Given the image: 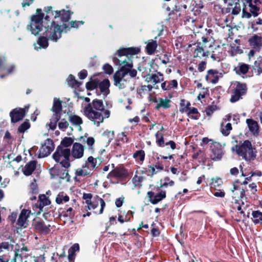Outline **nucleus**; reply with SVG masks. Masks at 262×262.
Here are the masks:
<instances>
[{
  "mask_svg": "<svg viewBox=\"0 0 262 262\" xmlns=\"http://www.w3.org/2000/svg\"><path fill=\"white\" fill-rule=\"evenodd\" d=\"M84 113L94 125L99 126L105 119L110 117L111 112L104 108L102 100L96 99L84 107Z\"/></svg>",
  "mask_w": 262,
  "mask_h": 262,
  "instance_id": "obj_1",
  "label": "nucleus"
},
{
  "mask_svg": "<svg viewBox=\"0 0 262 262\" xmlns=\"http://www.w3.org/2000/svg\"><path fill=\"white\" fill-rule=\"evenodd\" d=\"M139 52L140 49L138 48H128L119 50L118 51V57H115L113 61L116 65L121 67L120 69L133 70V56Z\"/></svg>",
  "mask_w": 262,
  "mask_h": 262,
  "instance_id": "obj_2",
  "label": "nucleus"
},
{
  "mask_svg": "<svg viewBox=\"0 0 262 262\" xmlns=\"http://www.w3.org/2000/svg\"><path fill=\"white\" fill-rule=\"evenodd\" d=\"M137 71L136 70H124L120 69L114 75V84L120 89H124L128 81L132 78L136 77Z\"/></svg>",
  "mask_w": 262,
  "mask_h": 262,
  "instance_id": "obj_3",
  "label": "nucleus"
},
{
  "mask_svg": "<svg viewBox=\"0 0 262 262\" xmlns=\"http://www.w3.org/2000/svg\"><path fill=\"white\" fill-rule=\"evenodd\" d=\"M231 150L246 160H250L255 157L251 143L249 140H245L243 143L236 145L232 147Z\"/></svg>",
  "mask_w": 262,
  "mask_h": 262,
  "instance_id": "obj_4",
  "label": "nucleus"
},
{
  "mask_svg": "<svg viewBox=\"0 0 262 262\" xmlns=\"http://www.w3.org/2000/svg\"><path fill=\"white\" fill-rule=\"evenodd\" d=\"M150 66L146 64H143L138 68L140 71L142 72L143 76L146 78V81L150 83L153 88L158 89L156 84L162 81L164 79L163 75L160 72H158L157 74L150 75L149 72L150 70L149 69Z\"/></svg>",
  "mask_w": 262,
  "mask_h": 262,
  "instance_id": "obj_5",
  "label": "nucleus"
},
{
  "mask_svg": "<svg viewBox=\"0 0 262 262\" xmlns=\"http://www.w3.org/2000/svg\"><path fill=\"white\" fill-rule=\"evenodd\" d=\"M70 154V150L68 148L58 146L53 155V158L63 167L68 168L71 166L69 159Z\"/></svg>",
  "mask_w": 262,
  "mask_h": 262,
  "instance_id": "obj_6",
  "label": "nucleus"
},
{
  "mask_svg": "<svg viewBox=\"0 0 262 262\" xmlns=\"http://www.w3.org/2000/svg\"><path fill=\"white\" fill-rule=\"evenodd\" d=\"M262 11V0H250L249 6L246 5V8L243 10V16L250 18L252 14L254 16H257L260 12Z\"/></svg>",
  "mask_w": 262,
  "mask_h": 262,
  "instance_id": "obj_7",
  "label": "nucleus"
},
{
  "mask_svg": "<svg viewBox=\"0 0 262 262\" xmlns=\"http://www.w3.org/2000/svg\"><path fill=\"white\" fill-rule=\"evenodd\" d=\"M247 91V86L246 83L235 81L233 84L230 101L232 103L237 101L246 94Z\"/></svg>",
  "mask_w": 262,
  "mask_h": 262,
  "instance_id": "obj_8",
  "label": "nucleus"
},
{
  "mask_svg": "<svg viewBox=\"0 0 262 262\" xmlns=\"http://www.w3.org/2000/svg\"><path fill=\"white\" fill-rule=\"evenodd\" d=\"M43 17V14L40 9H37L36 14L32 17L30 29L33 34L35 35L38 34L42 29Z\"/></svg>",
  "mask_w": 262,
  "mask_h": 262,
  "instance_id": "obj_9",
  "label": "nucleus"
},
{
  "mask_svg": "<svg viewBox=\"0 0 262 262\" xmlns=\"http://www.w3.org/2000/svg\"><path fill=\"white\" fill-rule=\"evenodd\" d=\"M62 31L63 29L61 28V26L53 21L51 26H48L46 28L44 35H46L48 39L56 42L61 37V34Z\"/></svg>",
  "mask_w": 262,
  "mask_h": 262,
  "instance_id": "obj_10",
  "label": "nucleus"
},
{
  "mask_svg": "<svg viewBox=\"0 0 262 262\" xmlns=\"http://www.w3.org/2000/svg\"><path fill=\"white\" fill-rule=\"evenodd\" d=\"M85 203L87 205V208L89 210L96 209L100 204L101 208L98 212L99 214H102L103 213L105 206V203L104 200L98 196L94 197L92 200H87L85 201Z\"/></svg>",
  "mask_w": 262,
  "mask_h": 262,
  "instance_id": "obj_11",
  "label": "nucleus"
},
{
  "mask_svg": "<svg viewBox=\"0 0 262 262\" xmlns=\"http://www.w3.org/2000/svg\"><path fill=\"white\" fill-rule=\"evenodd\" d=\"M113 168L111 171L108 174V178H124L128 176V173L126 169L123 166H120L115 167L114 164H112Z\"/></svg>",
  "mask_w": 262,
  "mask_h": 262,
  "instance_id": "obj_12",
  "label": "nucleus"
},
{
  "mask_svg": "<svg viewBox=\"0 0 262 262\" xmlns=\"http://www.w3.org/2000/svg\"><path fill=\"white\" fill-rule=\"evenodd\" d=\"M210 158L213 161H219L222 159L223 152L221 145L218 142H212L210 145Z\"/></svg>",
  "mask_w": 262,
  "mask_h": 262,
  "instance_id": "obj_13",
  "label": "nucleus"
},
{
  "mask_svg": "<svg viewBox=\"0 0 262 262\" xmlns=\"http://www.w3.org/2000/svg\"><path fill=\"white\" fill-rule=\"evenodd\" d=\"M54 148V145L52 140L47 139L46 140L39 149L40 157L48 156L51 154Z\"/></svg>",
  "mask_w": 262,
  "mask_h": 262,
  "instance_id": "obj_14",
  "label": "nucleus"
},
{
  "mask_svg": "<svg viewBox=\"0 0 262 262\" xmlns=\"http://www.w3.org/2000/svg\"><path fill=\"white\" fill-rule=\"evenodd\" d=\"M30 214V210L25 209H23L17 221V225L20 227L26 228L28 225V219Z\"/></svg>",
  "mask_w": 262,
  "mask_h": 262,
  "instance_id": "obj_15",
  "label": "nucleus"
},
{
  "mask_svg": "<svg viewBox=\"0 0 262 262\" xmlns=\"http://www.w3.org/2000/svg\"><path fill=\"white\" fill-rule=\"evenodd\" d=\"M147 195L151 204H157L166 198V192L165 191H161L157 194H155L154 192L148 191Z\"/></svg>",
  "mask_w": 262,
  "mask_h": 262,
  "instance_id": "obj_16",
  "label": "nucleus"
},
{
  "mask_svg": "<svg viewBox=\"0 0 262 262\" xmlns=\"http://www.w3.org/2000/svg\"><path fill=\"white\" fill-rule=\"evenodd\" d=\"M51 13L54 18L60 17L61 20L64 22L69 20L71 14L70 11L65 10L51 11Z\"/></svg>",
  "mask_w": 262,
  "mask_h": 262,
  "instance_id": "obj_17",
  "label": "nucleus"
},
{
  "mask_svg": "<svg viewBox=\"0 0 262 262\" xmlns=\"http://www.w3.org/2000/svg\"><path fill=\"white\" fill-rule=\"evenodd\" d=\"M250 46L256 50L259 51L262 48V38L257 35H254L248 39Z\"/></svg>",
  "mask_w": 262,
  "mask_h": 262,
  "instance_id": "obj_18",
  "label": "nucleus"
},
{
  "mask_svg": "<svg viewBox=\"0 0 262 262\" xmlns=\"http://www.w3.org/2000/svg\"><path fill=\"white\" fill-rule=\"evenodd\" d=\"M25 115V110L24 108H15L10 113L11 121L13 123L17 122L23 119Z\"/></svg>",
  "mask_w": 262,
  "mask_h": 262,
  "instance_id": "obj_19",
  "label": "nucleus"
},
{
  "mask_svg": "<svg viewBox=\"0 0 262 262\" xmlns=\"http://www.w3.org/2000/svg\"><path fill=\"white\" fill-rule=\"evenodd\" d=\"M153 101L157 104L155 108L157 110L161 108L166 109L169 108L171 105V100L167 98H155Z\"/></svg>",
  "mask_w": 262,
  "mask_h": 262,
  "instance_id": "obj_20",
  "label": "nucleus"
},
{
  "mask_svg": "<svg viewBox=\"0 0 262 262\" xmlns=\"http://www.w3.org/2000/svg\"><path fill=\"white\" fill-rule=\"evenodd\" d=\"M33 226L35 230L43 233H48L50 231V225L45 224L43 222L39 220L34 221Z\"/></svg>",
  "mask_w": 262,
  "mask_h": 262,
  "instance_id": "obj_21",
  "label": "nucleus"
},
{
  "mask_svg": "<svg viewBox=\"0 0 262 262\" xmlns=\"http://www.w3.org/2000/svg\"><path fill=\"white\" fill-rule=\"evenodd\" d=\"M250 69V66L243 62H239L238 64L234 68V71L235 73L243 77L246 75Z\"/></svg>",
  "mask_w": 262,
  "mask_h": 262,
  "instance_id": "obj_22",
  "label": "nucleus"
},
{
  "mask_svg": "<svg viewBox=\"0 0 262 262\" xmlns=\"http://www.w3.org/2000/svg\"><path fill=\"white\" fill-rule=\"evenodd\" d=\"M84 146L79 143L73 145L72 156L75 159H79L83 156Z\"/></svg>",
  "mask_w": 262,
  "mask_h": 262,
  "instance_id": "obj_23",
  "label": "nucleus"
},
{
  "mask_svg": "<svg viewBox=\"0 0 262 262\" xmlns=\"http://www.w3.org/2000/svg\"><path fill=\"white\" fill-rule=\"evenodd\" d=\"M221 75L216 70H209L206 76V79L209 82L215 84L218 82Z\"/></svg>",
  "mask_w": 262,
  "mask_h": 262,
  "instance_id": "obj_24",
  "label": "nucleus"
},
{
  "mask_svg": "<svg viewBox=\"0 0 262 262\" xmlns=\"http://www.w3.org/2000/svg\"><path fill=\"white\" fill-rule=\"evenodd\" d=\"M110 81L107 79H104L98 85V89L104 97H105L110 93Z\"/></svg>",
  "mask_w": 262,
  "mask_h": 262,
  "instance_id": "obj_25",
  "label": "nucleus"
},
{
  "mask_svg": "<svg viewBox=\"0 0 262 262\" xmlns=\"http://www.w3.org/2000/svg\"><path fill=\"white\" fill-rule=\"evenodd\" d=\"M92 173V169L85 163L81 168H78L75 170V179L77 177H85L89 176Z\"/></svg>",
  "mask_w": 262,
  "mask_h": 262,
  "instance_id": "obj_26",
  "label": "nucleus"
},
{
  "mask_svg": "<svg viewBox=\"0 0 262 262\" xmlns=\"http://www.w3.org/2000/svg\"><path fill=\"white\" fill-rule=\"evenodd\" d=\"M39 204H36L35 205V207L39 208V212L42 211V208L43 207L49 205L51 204V201L49 199V198L45 194H41L39 196Z\"/></svg>",
  "mask_w": 262,
  "mask_h": 262,
  "instance_id": "obj_27",
  "label": "nucleus"
},
{
  "mask_svg": "<svg viewBox=\"0 0 262 262\" xmlns=\"http://www.w3.org/2000/svg\"><path fill=\"white\" fill-rule=\"evenodd\" d=\"M101 160L99 158H94L90 156L88 158L85 164L90 167L92 170L97 168L101 164Z\"/></svg>",
  "mask_w": 262,
  "mask_h": 262,
  "instance_id": "obj_28",
  "label": "nucleus"
},
{
  "mask_svg": "<svg viewBox=\"0 0 262 262\" xmlns=\"http://www.w3.org/2000/svg\"><path fill=\"white\" fill-rule=\"evenodd\" d=\"M36 167V161H31L28 162L23 169V172L26 176H30L34 171Z\"/></svg>",
  "mask_w": 262,
  "mask_h": 262,
  "instance_id": "obj_29",
  "label": "nucleus"
},
{
  "mask_svg": "<svg viewBox=\"0 0 262 262\" xmlns=\"http://www.w3.org/2000/svg\"><path fill=\"white\" fill-rule=\"evenodd\" d=\"M163 165L160 164H156L154 165L148 166L147 171L149 176L152 177L155 174L163 170Z\"/></svg>",
  "mask_w": 262,
  "mask_h": 262,
  "instance_id": "obj_30",
  "label": "nucleus"
},
{
  "mask_svg": "<svg viewBox=\"0 0 262 262\" xmlns=\"http://www.w3.org/2000/svg\"><path fill=\"white\" fill-rule=\"evenodd\" d=\"M62 108L61 101L58 98H54L53 106L51 108V111L54 113L53 114L60 115Z\"/></svg>",
  "mask_w": 262,
  "mask_h": 262,
  "instance_id": "obj_31",
  "label": "nucleus"
},
{
  "mask_svg": "<svg viewBox=\"0 0 262 262\" xmlns=\"http://www.w3.org/2000/svg\"><path fill=\"white\" fill-rule=\"evenodd\" d=\"M246 122L248 124L249 130L253 133V134L257 135L259 129L257 122L251 119H247L246 120Z\"/></svg>",
  "mask_w": 262,
  "mask_h": 262,
  "instance_id": "obj_32",
  "label": "nucleus"
},
{
  "mask_svg": "<svg viewBox=\"0 0 262 262\" xmlns=\"http://www.w3.org/2000/svg\"><path fill=\"white\" fill-rule=\"evenodd\" d=\"M158 46V44L156 40H149L147 42V45L146 47V51L148 54L152 55L153 54Z\"/></svg>",
  "mask_w": 262,
  "mask_h": 262,
  "instance_id": "obj_33",
  "label": "nucleus"
},
{
  "mask_svg": "<svg viewBox=\"0 0 262 262\" xmlns=\"http://www.w3.org/2000/svg\"><path fill=\"white\" fill-rule=\"evenodd\" d=\"M223 49L220 47L215 48L211 56L214 60L220 61L223 58Z\"/></svg>",
  "mask_w": 262,
  "mask_h": 262,
  "instance_id": "obj_34",
  "label": "nucleus"
},
{
  "mask_svg": "<svg viewBox=\"0 0 262 262\" xmlns=\"http://www.w3.org/2000/svg\"><path fill=\"white\" fill-rule=\"evenodd\" d=\"M48 37L46 35L39 38L37 45H34V48L36 50L41 49V48H47L48 46Z\"/></svg>",
  "mask_w": 262,
  "mask_h": 262,
  "instance_id": "obj_35",
  "label": "nucleus"
},
{
  "mask_svg": "<svg viewBox=\"0 0 262 262\" xmlns=\"http://www.w3.org/2000/svg\"><path fill=\"white\" fill-rule=\"evenodd\" d=\"M70 200L69 196L64 192H59L56 198V203L59 205L68 202Z\"/></svg>",
  "mask_w": 262,
  "mask_h": 262,
  "instance_id": "obj_36",
  "label": "nucleus"
},
{
  "mask_svg": "<svg viewBox=\"0 0 262 262\" xmlns=\"http://www.w3.org/2000/svg\"><path fill=\"white\" fill-rule=\"evenodd\" d=\"M209 53L208 52H204L203 47L202 46H199V45L196 46L194 52V57H207L208 56Z\"/></svg>",
  "mask_w": 262,
  "mask_h": 262,
  "instance_id": "obj_37",
  "label": "nucleus"
},
{
  "mask_svg": "<svg viewBox=\"0 0 262 262\" xmlns=\"http://www.w3.org/2000/svg\"><path fill=\"white\" fill-rule=\"evenodd\" d=\"M69 121L70 123L75 126H78L81 128L80 125L82 123V119L78 116L75 115H71L69 117Z\"/></svg>",
  "mask_w": 262,
  "mask_h": 262,
  "instance_id": "obj_38",
  "label": "nucleus"
},
{
  "mask_svg": "<svg viewBox=\"0 0 262 262\" xmlns=\"http://www.w3.org/2000/svg\"><path fill=\"white\" fill-rule=\"evenodd\" d=\"M60 115L53 114V116L50 119V123L49 124H47V125L49 127L50 129H51L52 130L55 129L56 127L57 122L60 119Z\"/></svg>",
  "mask_w": 262,
  "mask_h": 262,
  "instance_id": "obj_39",
  "label": "nucleus"
},
{
  "mask_svg": "<svg viewBox=\"0 0 262 262\" xmlns=\"http://www.w3.org/2000/svg\"><path fill=\"white\" fill-rule=\"evenodd\" d=\"M190 103L184 99H182L180 103L179 111L181 113H187L190 108Z\"/></svg>",
  "mask_w": 262,
  "mask_h": 262,
  "instance_id": "obj_40",
  "label": "nucleus"
},
{
  "mask_svg": "<svg viewBox=\"0 0 262 262\" xmlns=\"http://www.w3.org/2000/svg\"><path fill=\"white\" fill-rule=\"evenodd\" d=\"M232 126L230 123H227L226 125H224V122L221 124V130L224 136H228L230 131L232 130Z\"/></svg>",
  "mask_w": 262,
  "mask_h": 262,
  "instance_id": "obj_41",
  "label": "nucleus"
},
{
  "mask_svg": "<svg viewBox=\"0 0 262 262\" xmlns=\"http://www.w3.org/2000/svg\"><path fill=\"white\" fill-rule=\"evenodd\" d=\"M252 221L255 224L262 223V213L259 211H254L252 213Z\"/></svg>",
  "mask_w": 262,
  "mask_h": 262,
  "instance_id": "obj_42",
  "label": "nucleus"
},
{
  "mask_svg": "<svg viewBox=\"0 0 262 262\" xmlns=\"http://www.w3.org/2000/svg\"><path fill=\"white\" fill-rule=\"evenodd\" d=\"M186 113L188 116L195 120L198 119L200 116L198 110L195 107H190Z\"/></svg>",
  "mask_w": 262,
  "mask_h": 262,
  "instance_id": "obj_43",
  "label": "nucleus"
},
{
  "mask_svg": "<svg viewBox=\"0 0 262 262\" xmlns=\"http://www.w3.org/2000/svg\"><path fill=\"white\" fill-rule=\"evenodd\" d=\"M253 68L254 69L257 70V75L262 73V57H259L255 61Z\"/></svg>",
  "mask_w": 262,
  "mask_h": 262,
  "instance_id": "obj_44",
  "label": "nucleus"
},
{
  "mask_svg": "<svg viewBox=\"0 0 262 262\" xmlns=\"http://www.w3.org/2000/svg\"><path fill=\"white\" fill-rule=\"evenodd\" d=\"M174 182L170 179L168 177H165L163 180H160V187H167L168 186H172Z\"/></svg>",
  "mask_w": 262,
  "mask_h": 262,
  "instance_id": "obj_45",
  "label": "nucleus"
},
{
  "mask_svg": "<svg viewBox=\"0 0 262 262\" xmlns=\"http://www.w3.org/2000/svg\"><path fill=\"white\" fill-rule=\"evenodd\" d=\"M133 157L136 160V161L142 162L144 160L145 153L142 150L137 151L134 153Z\"/></svg>",
  "mask_w": 262,
  "mask_h": 262,
  "instance_id": "obj_46",
  "label": "nucleus"
},
{
  "mask_svg": "<svg viewBox=\"0 0 262 262\" xmlns=\"http://www.w3.org/2000/svg\"><path fill=\"white\" fill-rule=\"evenodd\" d=\"M12 248V245L8 242L0 243V253L4 252L5 250H9Z\"/></svg>",
  "mask_w": 262,
  "mask_h": 262,
  "instance_id": "obj_47",
  "label": "nucleus"
},
{
  "mask_svg": "<svg viewBox=\"0 0 262 262\" xmlns=\"http://www.w3.org/2000/svg\"><path fill=\"white\" fill-rule=\"evenodd\" d=\"M144 178L142 176L135 174L133 178V181L136 186H141V182L143 181Z\"/></svg>",
  "mask_w": 262,
  "mask_h": 262,
  "instance_id": "obj_48",
  "label": "nucleus"
},
{
  "mask_svg": "<svg viewBox=\"0 0 262 262\" xmlns=\"http://www.w3.org/2000/svg\"><path fill=\"white\" fill-rule=\"evenodd\" d=\"M156 142L157 144L160 146H164V142L163 140V136L162 133L158 132L156 135Z\"/></svg>",
  "mask_w": 262,
  "mask_h": 262,
  "instance_id": "obj_49",
  "label": "nucleus"
},
{
  "mask_svg": "<svg viewBox=\"0 0 262 262\" xmlns=\"http://www.w3.org/2000/svg\"><path fill=\"white\" fill-rule=\"evenodd\" d=\"M29 127V123L27 122H25L19 126L18 128V131L20 133H24Z\"/></svg>",
  "mask_w": 262,
  "mask_h": 262,
  "instance_id": "obj_50",
  "label": "nucleus"
},
{
  "mask_svg": "<svg viewBox=\"0 0 262 262\" xmlns=\"http://www.w3.org/2000/svg\"><path fill=\"white\" fill-rule=\"evenodd\" d=\"M69 123L64 119H62L58 123V127L60 129L64 130L68 126Z\"/></svg>",
  "mask_w": 262,
  "mask_h": 262,
  "instance_id": "obj_51",
  "label": "nucleus"
},
{
  "mask_svg": "<svg viewBox=\"0 0 262 262\" xmlns=\"http://www.w3.org/2000/svg\"><path fill=\"white\" fill-rule=\"evenodd\" d=\"M167 82V86L169 90L172 88H177L178 82L176 80H172L170 81H166Z\"/></svg>",
  "mask_w": 262,
  "mask_h": 262,
  "instance_id": "obj_52",
  "label": "nucleus"
},
{
  "mask_svg": "<svg viewBox=\"0 0 262 262\" xmlns=\"http://www.w3.org/2000/svg\"><path fill=\"white\" fill-rule=\"evenodd\" d=\"M68 82L69 85H71V86L76 85L78 83L77 80L75 79L74 77L72 75H70L69 76L68 78Z\"/></svg>",
  "mask_w": 262,
  "mask_h": 262,
  "instance_id": "obj_53",
  "label": "nucleus"
},
{
  "mask_svg": "<svg viewBox=\"0 0 262 262\" xmlns=\"http://www.w3.org/2000/svg\"><path fill=\"white\" fill-rule=\"evenodd\" d=\"M74 215V212L72 207H69L67 211L63 213V216L64 217H69L72 219Z\"/></svg>",
  "mask_w": 262,
  "mask_h": 262,
  "instance_id": "obj_54",
  "label": "nucleus"
},
{
  "mask_svg": "<svg viewBox=\"0 0 262 262\" xmlns=\"http://www.w3.org/2000/svg\"><path fill=\"white\" fill-rule=\"evenodd\" d=\"M119 140L121 141L122 142L125 143L128 141V138L127 135L124 132H122L118 135Z\"/></svg>",
  "mask_w": 262,
  "mask_h": 262,
  "instance_id": "obj_55",
  "label": "nucleus"
},
{
  "mask_svg": "<svg viewBox=\"0 0 262 262\" xmlns=\"http://www.w3.org/2000/svg\"><path fill=\"white\" fill-rule=\"evenodd\" d=\"M98 86L97 82L95 81L88 82L86 84V88L88 90H92L96 88Z\"/></svg>",
  "mask_w": 262,
  "mask_h": 262,
  "instance_id": "obj_56",
  "label": "nucleus"
},
{
  "mask_svg": "<svg viewBox=\"0 0 262 262\" xmlns=\"http://www.w3.org/2000/svg\"><path fill=\"white\" fill-rule=\"evenodd\" d=\"M103 69L105 72L108 74H111L113 72V68L108 64H104Z\"/></svg>",
  "mask_w": 262,
  "mask_h": 262,
  "instance_id": "obj_57",
  "label": "nucleus"
},
{
  "mask_svg": "<svg viewBox=\"0 0 262 262\" xmlns=\"http://www.w3.org/2000/svg\"><path fill=\"white\" fill-rule=\"evenodd\" d=\"M230 52L232 56H234L237 54L241 53L240 50L237 47H232Z\"/></svg>",
  "mask_w": 262,
  "mask_h": 262,
  "instance_id": "obj_58",
  "label": "nucleus"
},
{
  "mask_svg": "<svg viewBox=\"0 0 262 262\" xmlns=\"http://www.w3.org/2000/svg\"><path fill=\"white\" fill-rule=\"evenodd\" d=\"M124 198L123 196H121L120 198L117 199L115 201L116 206L117 207H121L123 203L124 202Z\"/></svg>",
  "mask_w": 262,
  "mask_h": 262,
  "instance_id": "obj_59",
  "label": "nucleus"
},
{
  "mask_svg": "<svg viewBox=\"0 0 262 262\" xmlns=\"http://www.w3.org/2000/svg\"><path fill=\"white\" fill-rule=\"evenodd\" d=\"M59 177L62 179L67 180H69L70 178V176L68 173V171L66 169L64 170L63 172L61 174H59Z\"/></svg>",
  "mask_w": 262,
  "mask_h": 262,
  "instance_id": "obj_60",
  "label": "nucleus"
},
{
  "mask_svg": "<svg viewBox=\"0 0 262 262\" xmlns=\"http://www.w3.org/2000/svg\"><path fill=\"white\" fill-rule=\"evenodd\" d=\"M34 0H22L21 5L23 7L30 6L33 4Z\"/></svg>",
  "mask_w": 262,
  "mask_h": 262,
  "instance_id": "obj_61",
  "label": "nucleus"
},
{
  "mask_svg": "<svg viewBox=\"0 0 262 262\" xmlns=\"http://www.w3.org/2000/svg\"><path fill=\"white\" fill-rule=\"evenodd\" d=\"M94 142H95V140L92 137H89L86 140V143H87L88 145H89L90 146V148L91 150L93 149L92 146L94 144Z\"/></svg>",
  "mask_w": 262,
  "mask_h": 262,
  "instance_id": "obj_62",
  "label": "nucleus"
},
{
  "mask_svg": "<svg viewBox=\"0 0 262 262\" xmlns=\"http://www.w3.org/2000/svg\"><path fill=\"white\" fill-rule=\"evenodd\" d=\"M206 62L202 61L198 65V70L200 72H203L206 68Z\"/></svg>",
  "mask_w": 262,
  "mask_h": 262,
  "instance_id": "obj_63",
  "label": "nucleus"
},
{
  "mask_svg": "<svg viewBox=\"0 0 262 262\" xmlns=\"http://www.w3.org/2000/svg\"><path fill=\"white\" fill-rule=\"evenodd\" d=\"M6 71L8 74H11L15 71V66L13 64L9 65L6 67Z\"/></svg>",
  "mask_w": 262,
  "mask_h": 262,
  "instance_id": "obj_64",
  "label": "nucleus"
}]
</instances>
